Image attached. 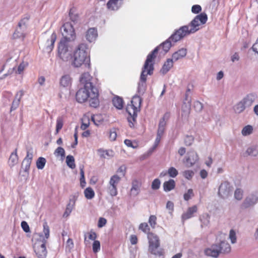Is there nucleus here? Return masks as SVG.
I'll use <instances>...</instances> for the list:
<instances>
[{
    "instance_id": "obj_1",
    "label": "nucleus",
    "mask_w": 258,
    "mask_h": 258,
    "mask_svg": "<svg viewBox=\"0 0 258 258\" xmlns=\"http://www.w3.org/2000/svg\"><path fill=\"white\" fill-rule=\"evenodd\" d=\"M207 19L208 17L205 13H201L196 16L188 25L182 26L176 30L174 36L178 40L196 32L199 30V26L205 24Z\"/></svg>"
},
{
    "instance_id": "obj_2",
    "label": "nucleus",
    "mask_w": 258,
    "mask_h": 258,
    "mask_svg": "<svg viewBox=\"0 0 258 258\" xmlns=\"http://www.w3.org/2000/svg\"><path fill=\"white\" fill-rule=\"evenodd\" d=\"M87 44L81 43L76 48L73 53L72 66L75 68H79L84 65L86 68H90V58L88 53Z\"/></svg>"
},
{
    "instance_id": "obj_3",
    "label": "nucleus",
    "mask_w": 258,
    "mask_h": 258,
    "mask_svg": "<svg viewBox=\"0 0 258 258\" xmlns=\"http://www.w3.org/2000/svg\"><path fill=\"white\" fill-rule=\"evenodd\" d=\"M41 243L35 244V252L39 258H45L47 255L45 244L49 237V228L46 223L43 224V232L39 234Z\"/></svg>"
},
{
    "instance_id": "obj_4",
    "label": "nucleus",
    "mask_w": 258,
    "mask_h": 258,
    "mask_svg": "<svg viewBox=\"0 0 258 258\" xmlns=\"http://www.w3.org/2000/svg\"><path fill=\"white\" fill-rule=\"evenodd\" d=\"M74 42L61 39L57 47V56L63 61H68L72 58Z\"/></svg>"
},
{
    "instance_id": "obj_5",
    "label": "nucleus",
    "mask_w": 258,
    "mask_h": 258,
    "mask_svg": "<svg viewBox=\"0 0 258 258\" xmlns=\"http://www.w3.org/2000/svg\"><path fill=\"white\" fill-rule=\"evenodd\" d=\"M141 103V98L138 95H135L132 98L131 105L128 106L126 108V111L130 115L127 119L131 127L134 126L132 121H135L137 116V112L140 111Z\"/></svg>"
},
{
    "instance_id": "obj_6",
    "label": "nucleus",
    "mask_w": 258,
    "mask_h": 258,
    "mask_svg": "<svg viewBox=\"0 0 258 258\" xmlns=\"http://www.w3.org/2000/svg\"><path fill=\"white\" fill-rule=\"evenodd\" d=\"M148 239L149 243V250L150 252L156 255H161L162 252L159 248L160 242L158 236L153 233H149Z\"/></svg>"
},
{
    "instance_id": "obj_7",
    "label": "nucleus",
    "mask_w": 258,
    "mask_h": 258,
    "mask_svg": "<svg viewBox=\"0 0 258 258\" xmlns=\"http://www.w3.org/2000/svg\"><path fill=\"white\" fill-rule=\"evenodd\" d=\"M61 33L62 38L61 39H64L65 41L74 42L76 39V33L72 23L66 22L61 28Z\"/></svg>"
},
{
    "instance_id": "obj_8",
    "label": "nucleus",
    "mask_w": 258,
    "mask_h": 258,
    "mask_svg": "<svg viewBox=\"0 0 258 258\" xmlns=\"http://www.w3.org/2000/svg\"><path fill=\"white\" fill-rule=\"evenodd\" d=\"M233 190V187L230 182L224 181L219 186L218 195L222 199H226L232 195Z\"/></svg>"
},
{
    "instance_id": "obj_9",
    "label": "nucleus",
    "mask_w": 258,
    "mask_h": 258,
    "mask_svg": "<svg viewBox=\"0 0 258 258\" xmlns=\"http://www.w3.org/2000/svg\"><path fill=\"white\" fill-rule=\"evenodd\" d=\"M159 50V47H156L150 53H149L145 61L142 70L147 72V74L151 75L153 73L154 66L153 61L155 58V54Z\"/></svg>"
},
{
    "instance_id": "obj_10",
    "label": "nucleus",
    "mask_w": 258,
    "mask_h": 258,
    "mask_svg": "<svg viewBox=\"0 0 258 258\" xmlns=\"http://www.w3.org/2000/svg\"><path fill=\"white\" fill-rule=\"evenodd\" d=\"M258 203V192L252 193L247 196L241 205V208L243 209L253 207Z\"/></svg>"
},
{
    "instance_id": "obj_11",
    "label": "nucleus",
    "mask_w": 258,
    "mask_h": 258,
    "mask_svg": "<svg viewBox=\"0 0 258 258\" xmlns=\"http://www.w3.org/2000/svg\"><path fill=\"white\" fill-rule=\"evenodd\" d=\"M92 80L93 78L88 72L83 73L79 79L81 85L83 86V87L90 89L91 91L92 90V88H96L93 85Z\"/></svg>"
},
{
    "instance_id": "obj_12",
    "label": "nucleus",
    "mask_w": 258,
    "mask_h": 258,
    "mask_svg": "<svg viewBox=\"0 0 258 258\" xmlns=\"http://www.w3.org/2000/svg\"><path fill=\"white\" fill-rule=\"evenodd\" d=\"M91 94L90 89L82 87L76 93V100L79 103H83L89 98Z\"/></svg>"
},
{
    "instance_id": "obj_13",
    "label": "nucleus",
    "mask_w": 258,
    "mask_h": 258,
    "mask_svg": "<svg viewBox=\"0 0 258 258\" xmlns=\"http://www.w3.org/2000/svg\"><path fill=\"white\" fill-rule=\"evenodd\" d=\"M147 75V72H146L145 70H142L138 87V93L140 95H143L146 91L147 88L146 76Z\"/></svg>"
},
{
    "instance_id": "obj_14",
    "label": "nucleus",
    "mask_w": 258,
    "mask_h": 258,
    "mask_svg": "<svg viewBox=\"0 0 258 258\" xmlns=\"http://www.w3.org/2000/svg\"><path fill=\"white\" fill-rule=\"evenodd\" d=\"M175 33L176 30L168 39H167L165 41L163 42L162 44H160V46H158L159 48L160 47H162L164 52H167L172 46V42H173V43H175L181 39H179L178 40H176V38L175 37V36H174V35H175Z\"/></svg>"
},
{
    "instance_id": "obj_15",
    "label": "nucleus",
    "mask_w": 258,
    "mask_h": 258,
    "mask_svg": "<svg viewBox=\"0 0 258 258\" xmlns=\"http://www.w3.org/2000/svg\"><path fill=\"white\" fill-rule=\"evenodd\" d=\"M91 94L90 95L89 103L91 107L96 108L99 103L98 100V90L97 88H92Z\"/></svg>"
},
{
    "instance_id": "obj_16",
    "label": "nucleus",
    "mask_w": 258,
    "mask_h": 258,
    "mask_svg": "<svg viewBox=\"0 0 258 258\" xmlns=\"http://www.w3.org/2000/svg\"><path fill=\"white\" fill-rule=\"evenodd\" d=\"M199 160L198 154L194 151L188 152L187 156L185 158L186 166L188 167L193 166Z\"/></svg>"
},
{
    "instance_id": "obj_17",
    "label": "nucleus",
    "mask_w": 258,
    "mask_h": 258,
    "mask_svg": "<svg viewBox=\"0 0 258 258\" xmlns=\"http://www.w3.org/2000/svg\"><path fill=\"white\" fill-rule=\"evenodd\" d=\"M204 253L207 256L217 257L220 253L218 244H213L211 247L205 249Z\"/></svg>"
},
{
    "instance_id": "obj_18",
    "label": "nucleus",
    "mask_w": 258,
    "mask_h": 258,
    "mask_svg": "<svg viewBox=\"0 0 258 258\" xmlns=\"http://www.w3.org/2000/svg\"><path fill=\"white\" fill-rule=\"evenodd\" d=\"M98 36L97 29L91 28L88 30L86 34V38L90 42L95 40Z\"/></svg>"
},
{
    "instance_id": "obj_19",
    "label": "nucleus",
    "mask_w": 258,
    "mask_h": 258,
    "mask_svg": "<svg viewBox=\"0 0 258 258\" xmlns=\"http://www.w3.org/2000/svg\"><path fill=\"white\" fill-rule=\"evenodd\" d=\"M72 79L70 75H63L60 79L59 84L60 86L64 88L70 87L72 85Z\"/></svg>"
},
{
    "instance_id": "obj_20",
    "label": "nucleus",
    "mask_w": 258,
    "mask_h": 258,
    "mask_svg": "<svg viewBox=\"0 0 258 258\" xmlns=\"http://www.w3.org/2000/svg\"><path fill=\"white\" fill-rule=\"evenodd\" d=\"M122 4V0H109L107 4L108 9L111 10H118Z\"/></svg>"
},
{
    "instance_id": "obj_21",
    "label": "nucleus",
    "mask_w": 258,
    "mask_h": 258,
    "mask_svg": "<svg viewBox=\"0 0 258 258\" xmlns=\"http://www.w3.org/2000/svg\"><path fill=\"white\" fill-rule=\"evenodd\" d=\"M141 186V182L137 180H134L132 182V186L131 189V195L133 196H137L140 191Z\"/></svg>"
},
{
    "instance_id": "obj_22",
    "label": "nucleus",
    "mask_w": 258,
    "mask_h": 258,
    "mask_svg": "<svg viewBox=\"0 0 258 258\" xmlns=\"http://www.w3.org/2000/svg\"><path fill=\"white\" fill-rule=\"evenodd\" d=\"M218 245L220 253H228L230 252L231 246L227 241H222Z\"/></svg>"
},
{
    "instance_id": "obj_23",
    "label": "nucleus",
    "mask_w": 258,
    "mask_h": 258,
    "mask_svg": "<svg viewBox=\"0 0 258 258\" xmlns=\"http://www.w3.org/2000/svg\"><path fill=\"white\" fill-rule=\"evenodd\" d=\"M256 95L254 94H249L241 101L246 107H250L255 101Z\"/></svg>"
},
{
    "instance_id": "obj_24",
    "label": "nucleus",
    "mask_w": 258,
    "mask_h": 258,
    "mask_svg": "<svg viewBox=\"0 0 258 258\" xmlns=\"http://www.w3.org/2000/svg\"><path fill=\"white\" fill-rule=\"evenodd\" d=\"M187 53V50L186 48H182L179 49L178 51L175 52L172 54V59L174 61H177V60L182 58L185 56Z\"/></svg>"
},
{
    "instance_id": "obj_25",
    "label": "nucleus",
    "mask_w": 258,
    "mask_h": 258,
    "mask_svg": "<svg viewBox=\"0 0 258 258\" xmlns=\"http://www.w3.org/2000/svg\"><path fill=\"white\" fill-rule=\"evenodd\" d=\"M198 210L197 206H193L191 207H189L186 213H184L182 215V219L183 220H187L192 217L194 213L197 212Z\"/></svg>"
},
{
    "instance_id": "obj_26",
    "label": "nucleus",
    "mask_w": 258,
    "mask_h": 258,
    "mask_svg": "<svg viewBox=\"0 0 258 258\" xmlns=\"http://www.w3.org/2000/svg\"><path fill=\"white\" fill-rule=\"evenodd\" d=\"M191 103L183 102L181 107V116L186 118L190 113Z\"/></svg>"
},
{
    "instance_id": "obj_27",
    "label": "nucleus",
    "mask_w": 258,
    "mask_h": 258,
    "mask_svg": "<svg viewBox=\"0 0 258 258\" xmlns=\"http://www.w3.org/2000/svg\"><path fill=\"white\" fill-rule=\"evenodd\" d=\"M173 61L172 58H168L167 59L166 61L165 62L161 70V72L163 74L167 73L173 67Z\"/></svg>"
},
{
    "instance_id": "obj_28",
    "label": "nucleus",
    "mask_w": 258,
    "mask_h": 258,
    "mask_svg": "<svg viewBox=\"0 0 258 258\" xmlns=\"http://www.w3.org/2000/svg\"><path fill=\"white\" fill-rule=\"evenodd\" d=\"M18 156L17 155V149L16 148L15 151L11 153L9 160V165L13 167L18 162Z\"/></svg>"
},
{
    "instance_id": "obj_29",
    "label": "nucleus",
    "mask_w": 258,
    "mask_h": 258,
    "mask_svg": "<svg viewBox=\"0 0 258 258\" xmlns=\"http://www.w3.org/2000/svg\"><path fill=\"white\" fill-rule=\"evenodd\" d=\"M175 183L173 179H169L163 183V189L165 191H169L174 188Z\"/></svg>"
},
{
    "instance_id": "obj_30",
    "label": "nucleus",
    "mask_w": 258,
    "mask_h": 258,
    "mask_svg": "<svg viewBox=\"0 0 258 258\" xmlns=\"http://www.w3.org/2000/svg\"><path fill=\"white\" fill-rule=\"evenodd\" d=\"M200 220L201 222V226H207L210 224V216L208 213H204L200 217Z\"/></svg>"
},
{
    "instance_id": "obj_31",
    "label": "nucleus",
    "mask_w": 258,
    "mask_h": 258,
    "mask_svg": "<svg viewBox=\"0 0 258 258\" xmlns=\"http://www.w3.org/2000/svg\"><path fill=\"white\" fill-rule=\"evenodd\" d=\"M112 103L114 107L118 109H121L123 108V101L121 98L118 96H116L113 98Z\"/></svg>"
},
{
    "instance_id": "obj_32",
    "label": "nucleus",
    "mask_w": 258,
    "mask_h": 258,
    "mask_svg": "<svg viewBox=\"0 0 258 258\" xmlns=\"http://www.w3.org/2000/svg\"><path fill=\"white\" fill-rule=\"evenodd\" d=\"M56 39V35L55 32H53L49 40H48L47 42L48 45L47 46L46 49L47 50L51 51L53 48L54 43Z\"/></svg>"
},
{
    "instance_id": "obj_33",
    "label": "nucleus",
    "mask_w": 258,
    "mask_h": 258,
    "mask_svg": "<svg viewBox=\"0 0 258 258\" xmlns=\"http://www.w3.org/2000/svg\"><path fill=\"white\" fill-rule=\"evenodd\" d=\"M97 151L100 156L102 158H106L113 156V151L111 150H104L102 149H99Z\"/></svg>"
},
{
    "instance_id": "obj_34",
    "label": "nucleus",
    "mask_w": 258,
    "mask_h": 258,
    "mask_svg": "<svg viewBox=\"0 0 258 258\" xmlns=\"http://www.w3.org/2000/svg\"><path fill=\"white\" fill-rule=\"evenodd\" d=\"M26 30H23L22 28L17 27L15 32L13 34L14 38H23L25 36V32Z\"/></svg>"
},
{
    "instance_id": "obj_35",
    "label": "nucleus",
    "mask_w": 258,
    "mask_h": 258,
    "mask_svg": "<svg viewBox=\"0 0 258 258\" xmlns=\"http://www.w3.org/2000/svg\"><path fill=\"white\" fill-rule=\"evenodd\" d=\"M246 108L243 102L241 101L234 106V110L235 113H240L243 112Z\"/></svg>"
},
{
    "instance_id": "obj_36",
    "label": "nucleus",
    "mask_w": 258,
    "mask_h": 258,
    "mask_svg": "<svg viewBox=\"0 0 258 258\" xmlns=\"http://www.w3.org/2000/svg\"><path fill=\"white\" fill-rule=\"evenodd\" d=\"M85 197L87 199L91 200L94 197L95 192L91 187H87L84 190Z\"/></svg>"
},
{
    "instance_id": "obj_37",
    "label": "nucleus",
    "mask_w": 258,
    "mask_h": 258,
    "mask_svg": "<svg viewBox=\"0 0 258 258\" xmlns=\"http://www.w3.org/2000/svg\"><path fill=\"white\" fill-rule=\"evenodd\" d=\"M75 205V201H70V203L68 204L66 211L63 214V217H68L70 215L74 209Z\"/></svg>"
},
{
    "instance_id": "obj_38",
    "label": "nucleus",
    "mask_w": 258,
    "mask_h": 258,
    "mask_svg": "<svg viewBox=\"0 0 258 258\" xmlns=\"http://www.w3.org/2000/svg\"><path fill=\"white\" fill-rule=\"evenodd\" d=\"M66 163L67 165L72 169H74L76 167L75 159L72 155H68L67 156Z\"/></svg>"
},
{
    "instance_id": "obj_39",
    "label": "nucleus",
    "mask_w": 258,
    "mask_h": 258,
    "mask_svg": "<svg viewBox=\"0 0 258 258\" xmlns=\"http://www.w3.org/2000/svg\"><path fill=\"white\" fill-rule=\"evenodd\" d=\"M29 18L25 17L22 18L18 23V27L22 28L23 30H26L27 24L28 22Z\"/></svg>"
},
{
    "instance_id": "obj_40",
    "label": "nucleus",
    "mask_w": 258,
    "mask_h": 258,
    "mask_svg": "<svg viewBox=\"0 0 258 258\" xmlns=\"http://www.w3.org/2000/svg\"><path fill=\"white\" fill-rule=\"evenodd\" d=\"M63 124V119L62 116H59L56 119V133L57 134L62 128Z\"/></svg>"
},
{
    "instance_id": "obj_41",
    "label": "nucleus",
    "mask_w": 258,
    "mask_h": 258,
    "mask_svg": "<svg viewBox=\"0 0 258 258\" xmlns=\"http://www.w3.org/2000/svg\"><path fill=\"white\" fill-rule=\"evenodd\" d=\"M46 159L43 157H39L36 161V166L38 169H42L46 164Z\"/></svg>"
},
{
    "instance_id": "obj_42",
    "label": "nucleus",
    "mask_w": 258,
    "mask_h": 258,
    "mask_svg": "<svg viewBox=\"0 0 258 258\" xmlns=\"http://www.w3.org/2000/svg\"><path fill=\"white\" fill-rule=\"evenodd\" d=\"M120 177L117 175H114L111 177L109 184L111 185H116V186H117V185L120 181Z\"/></svg>"
},
{
    "instance_id": "obj_43",
    "label": "nucleus",
    "mask_w": 258,
    "mask_h": 258,
    "mask_svg": "<svg viewBox=\"0 0 258 258\" xmlns=\"http://www.w3.org/2000/svg\"><path fill=\"white\" fill-rule=\"evenodd\" d=\"M252 127L251 125H248L243 128L241 133L244 136H248L252 133Z\"/></svg>"
},
{
    "instance_id": "obj_44",
    "label": "nucleus",
    "mask_w": 258,
    "mask_h": 258,
    "mask_svg": "<svg viewBox=\"0 0 258 258\" xmlns=\"http://www.w3.org/2000/svg\"><path fill=\"white\" fill-rule=\"evenodd\" d=\"M108 192L112 197L116 196L117 194V186H116V185H111L109 184L108 187Z\"/></svg>"
},
{
    "instance_id": "obj_45",
    "label": "nucleus",
    "mask_w": 258,
    "mask_h": 258,
    "mask_svg": "<svg viewBox=\"0 0 258 258\" xmlns=\"http://www.w3.org/2000/svg\"><path fill=\"white\" fill-rule=\"evenodd\" d=\"M246 152L248 155L256 156L258 154V150L256 147H251L247 148Z\"/></svg>"
},
{
    "instance_id": "obj_46",
    "label": "nucleus",
    "mask_w": 258,
    "mask_h": 258,
    "mask_svg": "<svg viewBox=\"0 0 258 258\" xmlns=\"http://www.w3.org/2000/svg\"><path fill=\"white\" fill-rule=\"evenodd\" d=\"M243 190L240 188H237L234 192V198L236 200L240 201L243 198Z\"/></svg>"
},
{
    "instance_id": "obj_47",
    "label": "nucleus",
    "mask_w": 258,
    "mask_h": 258,
    "mask_svg": "<svg viewBox=\"0 0 258 258\" xmlns=\"http://www.w3.org/2000/svg\"><path fill=\"white\" fill-rule=\"evenodd\" d=\"M83 166L80 167V185L82 187H84L86 185V181L85 179L84 171L83 170Z\"/></svg>"
},
{
    "instance_id": "obj_48",
    "label": "nucleus",
    "mask_w": 258,
    "mask_h": 258,
    "mask_svg": "<svg viewBox=\"0 0 258 258\" xmlns=\"http://www.w3.org/2000/svg\"><path fill=\"white\" fill-rule=\"evenodd\" d=\"M178 171L173 167H170L167 171V174L170 177L172 178L175 177L178 175Z\"/></svg>"
},
{
    "instance_id": "obj_49",
    "label": "nucleus",
    "mask_w": 258,
    "mask_h": 258,
    "mask_svg": "<svg viewBox=\"0 0 258 258\" xmlns=\"http://www.w3.org/2000/svg\"><path fill=\"white\" fill-rule=\"evenodd\" d=\"M54 154L57 157L60 156L63 157L65 156V151L63 148L59 147L55 150Z\"/></svg>"
},
{
    "instance_id": "obj_50",
    "label": "nucleus",
    "mask_w": 258,
    "mask_h": 258,
    "mask_svg": "<svg viewBox=\"0 0 258 258\" xmlns=\"http://www.w3.org/2000/svg\"><path fill=\"white\" fill-rule=\"evenodd\" d=\"M229 238L230 239L231 242L232 244L236 242V235L235 231L233 229H231L229 232Z\"/></svg>"
},
{
    "instance_id": "obj_51",
    "label": "nucleus",
    "mask_w": 258,
    "mask_h": 258,
    "mask_svg": "<svg viewBox=\"0 0 258 258\" xmlns=\"http://www.w3.org/2000/svg\"><path fill=\"white\" fill-rule=\"evenodd\" d=\"M93 251L98 252L100 250V242L98 240H94L92 245Z\"/></svg>"
},
{
    "instance_id": "obj_52",
    "label": "nucleus",
    "mask_w": 258,
    "mask_h": 258,
    "mask_svg": "<svg viewBox=\"0 0 258 258\" xmlns=\"http://www.w3.org/2000/svg\"><path fill=\"white\" fill-rule=\"evenodd\" d=\"M194 196L193 190L192 189H188L187 192L185 193L183 195V198L185 201H188L192 197Z\"/></svg>"
},
{
    "instance_id": "obj_53",
    "label": "nucleus",
    "mask_w": 258,
    "mask_h": 258,
    "mask_svg": "<svg viewBox=\"0 0 258 258\" xmlns=\"http://www.w3.org/2000/svg\"><path fill=\"white\" fill-rule=\"evenodd\" d=\"M194 175V172L192 170H187L183 172V176L188 180L191 179Z\"/></svg>"
},
{
    "instance_id": "obj_54",
    "label": "nucleus",
    "mask_w": 258,
    "mask_h": 258,
    "mask_svg": "<svg viewBox=\"0 0 258 258\" xmlns=\"http://www.w3.org/2000/svg\"><path fill=\"white\" fill-rule=\"evenodd\" d=\"M31 161L28 160L27 159H24L22 162V166L24 167V171L25 172H28L30 169V165L31 163Z\"/></svg>"
},
{
    "instance_id": "obj_55",
    "label": "nucleus",
    "mask_w": 258,
    "mask_h": 258,
    "mask_svg": "<svg viewBox=\"0 0 258 258\" xmlns=\"http://www.w3.org/2000/svg\"><path fill=\"white\" fill-rule=\"evenodd\" d=\"M161 182L159 179L156 178L154 179L152 183V188L154 190H157L160 188Z\"/></svg>"
},
{
    "instance_id": "obj_56",
    "label": "nucleus",
    "mask_w": 258,
    "mask_h": 258,
    "mask_svg": "<svg viewBox=\"0 0 258 258\" xmlns=\"http://www.w3.org/2000/svg\"><path fill=\"white\" fill-rule=\"evenodd\" d=\"M139 229L141 230L145 233H148L150 228L147 223H142L139 226Z\"/></svg>"
},
{
    "instance_id": "obj_57",
    "label": "nucleus",
    "mask_w": 258,
    "mask_h": 258,
    "mask_svg": "<svg viewBox=\"0 0 258 258\" xmlns=\"http://www.w3.org/2000/svg\"><path fill=\"white\" fill-rule=\"evenodd\" d=\"M117 137V133L115 128H112L109 132V139L110 141H114L116 140Z\"/></svg>"
},
{
    "instance_id": "obj_58",
    "label": "nucleus",
    "mask_w": 258,
    "mask_h": 258,
    "mask_svg": "<svg viewBox=\"0 0 258 258\" xmlns=\"http://www.w3.org/2000/svg\"><path fill=\"white\" fill-rule=\"evenodd\" d=\"M194 140V138L192 136H186L184 139V143L186 146H190Z\"/></svg>"
},
{
    "instance_id": "obj_59",
    "label": "nucleus",
    "mask_w": 258,
    "mask_h": 258,
    "mask_svg": "<svg viewBox=\"0 0 258 258\" xmlns=\"http://www.w3.org/2000/svg\"><path fill=\"white\" fill-rule=\"evenodd\" d=\"M20 100L15 99L13 100L11 107V111L16 110L19 106Z\"/></svg>"
},
{
    "instance_id": "obj_60",
    "label": "nucleus",
    "mask_w": 258,
    "mask_h": 258,
    "mask_svg": "<svg viewBox=\"0 0 258 258\" xmlns=\"http://www.w3.org/2000/svg\"><path fill=\"white\" fill-rule=\"evenodd\" d=\"M194 105L195 110L198 112H200L203 109V104L199 101L195 102Z\"/></svg>"
},
{
    "instance_id": "obj_61",
    "label": "nucleus",
    "mask_w": 258,
    "mask_h": 258,
    "mask_svg": "<svg viewBox=\"0 0 258 258\" xmlns=\"http://www.w3.org/2000/svg\"><path fill=\"white\" fill-rule=\"evenodd\" d=\"M156 220L157 218L154 215H151L149 217V223L152 227L154 228L155 227L156 224Z\"/></svg>"
},
{
    "instance_id": "obj_62",
    "label": "nucleus",
    "mask_w": 258,
    "mask_h": 258,
    "mask_svg": "<svg viewBox=\"0 0 258 258\" xmlns=\"http://www.w3.org/2000/svg\"><path fill=\"white\" fill-rule=\"evenodd\" d=\"M33 150L32 149H27V155L24 158L25 159H27L28 160L32 161L33 158Z\"/></svg>"
},
{
    "instance_id": "obj_63",
    "label": "nucleus",
    "mask_w": 258,
    "mask_h": 258,
    "mask_svg": "<svg viewBox=\"0 0 258 258\" xmlns=\"http://www.w3.org/2000/svg\"><path fill=\"white\" fill-rule=\"evenodd\" d=\"M202 10V8L200 5H194L191 8V12L194 14H198Z\"/></svg>"
},
{
    "instance_id": "obj_64",
    "label": "nucleus",
    "mask_w": 258,
    "mask_h": 258,
    "mask_svg": "<svg viewBox=\"0 0 258 258\" xmlns=\"http://www.w3.org/2000/svg\"><path fill=\"white\" fill-rule=\"evenodd\" d=\"M21 227L25 232L30 231L29 226L26 221H23L21 222Z\"/></svg>"
}]
</instances>
